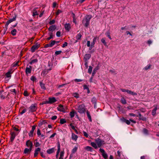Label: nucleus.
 <instances>
[{
	"instance_id": "3c124183",
	"label": "nucleus",
	"mask_w": 159,
	"mask_h": 159,
	"mask_svg": "<svg viewBox=\"0 0 159 159\" xmlns=\"http://www.w3.org/2000/svg\"><path fill=\"white\" fill-rule=\"evenodd\" d=\"M85 0H77V2L78 3H82Z\"/></svg>"
},
{
	"instance_id": "9d476101",
	"label": "nucleus",
	"mask_w": 159,
	"mask_h": 159,
	"mask_svg": "<svg viewBox=\"0 0 159 159\" xmlns=\"http://www.w3.org/2000/svg\"><path fill=\"white\" fill-rule=\"evenodd\" d=\"M32 150V149L28 148H25L24 151L23 153L26 155H27L29 154L31 151Z\"/></svg>"
},
{
	"instance_id": "6e6d98bb",
	"label": "nucleus",
	"mask_w": 159,
	"mask_h": 159,
	"mask_svg": "<svg viewBox=\"0 0 159 159\" xmlns=\"http://www.w3.org/2000/svg\"><path fill=\"white\" fill-rule=\"evenodd\" d=\"M55 20H51L49 22V24H50V25H52V24H54L55 23Z\"/></svg>"
},
{
	"instance_id": "423d86ee",
	"label": "nucleus",
	"mask_w": 159,
	"mask_h": 159,
	"mask_svg": "<svg viewBox=\"0 0 159 159\" xmlns=\"http://www.w3.org/2000/svg\"><path fill=\"white\" fill-rule=\"evenodd\" d=\"M40 45L38 43H36L35 44L32 46L31 48V51L33 52H34L36 50L38 49L40 47Z\"/></svg>"
},
{
	"instance_id": "c85d7f7f",
	"label": "nucleus",
	"mask_w": 159,
	"mask_h": 159,
	"mask_svg": "<svg viewBox=\"0 0 159 159\" xmlns=\"http://www.w3.org/2000/svg\"><path fill=\"white\" fill-rule=\"evenodd\" d=\"M84 149L87 151L90 152H92V148L90 146H87L85 147Z\"/></svg>"
},
{
	"instance_id": "bf43d9fd",
	"label": "nucleus",
	"mask_w": 159,
	"mask_h": 159,
	"mask_svg": "<svg viewBox=\"0 0 159 159\" xmlns=\"http://www.w3.org/2000/svg\"><path fill=\"white\" fill-rule=\"evenodd\" d=\"M37 135L39 136L41 135V133H40V131L39 129H38L37 131Z\"/></svg>"
},
{
	"instance_id": "774afa93",
	"label": "nucleus",
	"mask_w": 159,
	"mask_h": 159,
	"mask_svg": "<svg viewBox=\"0 0 159 159\" xmlns=\"http://www.w3.org/2000/svg\"><path fill=\"white\" fill-rule=\"evenodd\" d=\"M84 89H88L89 88L86 85H84L83 86Z\"/></svg>"
},
{
	"instance_id": "f704fd0d",
	"label": "nucleus",
	"mask_w": 159,
	"mask_h": 159,
	"mask_svg": "<svg viewBox=\"0 0 159 159\" xmlns=\"http://www.w3.org/2000/svg\"><path fill=\"white\" fill-rule=\"evenodd\" d=\"M64 154V151H61L60 153V157L59 159H63V157Z\"/></svg>"
},
{
	"instance_id": "0e129e2a",
	"label": "nucleus",
	"mask_w": 159,
	"mask_h": 159,
	"mask_svg": "<svg viewBox=\"0 0 159 159\" xmlns=\"http://www.w3.org/2000/svg\"><path fill=\"white\" fill-rule=\"evenodd\" d=\"M27 111V110L26 109H23L22 111L20 112V114L21 115H22L25 112H26V111Z\"/></svg>"
},
{
	"instance_id": "4be33fe9",
	"label": "nucleus",
	"mask_w": 159,
	"mask_h": 159,
	"mask_svg": "<svg viewBox=\"0 0 159 159\" xmlns=\"http://www.w3.org/2000/svg\"><path fill=\"white\" fill-rule=\"evenodd\" d=\"M17 31V30L15 29H12L10 32L11 34L13 36H15L16 35Z\"/></svg>"
},
{
	"instance_id": "ddd939ff",
	"label": "nucleus",
	"mask_w": 159,
	"mask_h": 159,
	"mask_svg": "<svg viewBox=\"0 0 159 159\" xmlns=\"http://www.w3.org/2000/svg\"><path fill=\"white\" fill-rule=\"evenodd\" d=\"M64 27L67 31H69L71 28L70 24L69 23H66L65 24Z\"/></svg>"
},
{
	"instance_id": "13d9d810",
	"label": "nucleus",
	"mask_w": 159,
	"mask_h": 159,
	"mask_svg": "<svg viewBox=\"0 0 159 159\" xmlns=\"http://www.w3.org/2000/svg\"><path fill=\"white\" fill-rule=\"evenodd\" d=\"M40 155L41 156L43 157V158H45L46 157H45V156L44 154V153L43 152H40Z\"/></svg>"
},
{
	"instance_id": "7c9ffc66",
	"label": "nucleus",
	"mask_w": 159,
	"mask_h": 159,
	"mask_svg": "<svg viewBox=\"0 0 159 159\" xmlns=\"http://www.w3.org/2000/svg\"><path fill=\"white\" fill-rule=\"evenodd\" d=\"M49 35L50 37L47 38V39L48 40H49L51 39H52L53 38V36H54L52 32L49 33Z\"/></svg>"
},
{
	"instance_id": "6ab92c4d",
	"label": "nucleus",
	"mask_w": 159,
	"mask_h": 159,
	"mask_svg": "<svg viewBox=\"0 0 159 159\" xmlns=\"http://www.w3.org/2000/svg\"><path fill=\"white\" fill-rule=\"evenodd\" d=\"M31 66H29V67H27L25 70V73L27 75L28 74H30L31 73Z\"/></svg>"
},
{
	"instance_id": "79ce46f5",
	"label": "nucleus",
	"mask_w": 159,
	"mask_h": 159,
	"mask_svg": "<svg viewBox=\"0 0 159 159\" xmlns=\"http://www.w3.org/2000/svg\"><path fill=\"white\" fill-rule=\"evenodd\" d=\"M56 43V41H54V40L52 41H51V42L50 43H49L50 45V47H52Z\"/></svg>"
},
{
	"instance_id": "bb28decb",
	"label": "nucleus",
	"mask_w": 159,
	"mask_h": 159,
	"mask_svg": "<svg viewBox=\"0 0 159 159\" xmlns=\"http://www.w3.org/2000/svg\"><path fill=\"white\" fill-rule=\"evenodd\" d=\"M78 149V146H75L74 148L72 149L71 151V153L72 154L75 153L77 151Z\"/></svg>"
},
{
	"instance_id": "c756f323",
	"label": "nucleus",
	"mask_w": 159,
	"mask_h": 159,
	"mask_svg": "<svg viewBox=\"0 0 159 159\" xmlns=\"http://www.w3.org/2000/svg\"><path fill=\"white\" fill-rule=\"evenodd\" d=\"M82 37V35L80 33L77 34L76 36V42H77V40L80 39Z\"/></svg>"
},
{
	"instance_id": "6e6552de",
	"label": "nucleus",
	"mask_w": 159,
	"mask_h": 159,
	"mask_svg": "<svg viewBox=\"0 0 159 159\" xmlns=\"http://www.w3.org/2000/svg\"><path fill=\"white\" fill-rule=\"evenodd\" d=\"M26 145L27 147L29 148L32 149L33 144L32 142L30 140H28L26 141Z\"/></svg>"
},
{
	"instance_id": "c9c22d12",
	"label": "nucleus",
	"mask_w": 159,
	"mask_h": 159,
	"mask_svg": "<svg viewBox=\"0 0 159 159\" xmlns=\"http://www.w3.org/2000/svg\"><path fill=\"white\" fill-rule=\"evenodd\" d=\"M97 99L95 97H93L91 100V102L93 104H96L97 102Z\"/></svg>"
},
{
	"instance_id": "864d4df0",
	"label": "nucleus",
	"mask_w": 159,
	"mask_h": 159,
	"mask_svg": "<svg viewBox=\"0 0 159 159\" xmlns=\"http://www.w3.org/2000/svg\"><path fill=\"white\" fill-rule=\"evenodd\" d=\"M35 145L36 147H37L40 146V144L39 142H37L35 143Z\"/></svg>"
},
{
	"instance_id": "dca6fc26",
	"label": "nucleus",
	"mask_w": 159,
	"mask_h": 159,
	"mask_svg": "<svg viewBox=\"0 0 159 159\" xmlns=\"http://www.w3.org/2000/svg\"><path fill=\"white\" fill-rule=\"evenodd\" d=\"M56 28V26L55 25H52L49 27L48 30L49 31L52 32Z\"/></svg>"
},
{
	"instance_id": "f3484780",
	"label": "nucleus",
	"mask_w": 159,
	"mask_h": 159,
	"mask_svg": "<svg viewBox=\"0 0 159 159\" xmlns=\"http://www.w3.org/2000/svg\"><path fill=\"white\" fill-rule=\"evenodd\" d=\"M33 58L34 57L31 58V59H30L31 61L29 63L31 65H32V64L34 63H36L38 62V60L37 58H35L33 59Z\"/></svg>"
},
{
	"instance_id": "338daca9",
	"label": "nucleus",
	"mask_w": 159,
	"mask_h": 159,
	"mask_svg": "<svg viewBox=\"0 0 159 159\" xmlns=\"http://www.w3.org/2000/svg\"><path fill=\"white\" fill-rule=\"evenodd\" d=\"M62 12V11L60 10H58L56 13L57 15H58L60 13H61Z\"/></svg>"
},
{
	"instance_id": "7ed1b4c3",
	"label": "nucleus",
	"mask_w": 159,
	"mask_h": 159,
	"mask_svg": "<svg viewBox=\"0 0 159 159\" xmlns=\"http://www.w3.org/2000/svg\"><path fill=\"white\" fill-rule=\"evenodd\" d=\"M37 109V104H33L29 108V112H34Z\"/></svg>"
},
{
	"instance_id": "39448f33",
	"label": "nucleus",
	"mask_w": 159,
	"mask_h": 159,
	"mask_svg": "<svg viewBox=\"0 0 159 159\" xmlns=\"http://www.w3.org/2000/svg\"><path fill=\"white\" fill-rule=\"evenodd\" d=\"M96 143L98 147H100L102 144H104V141L98 138L95 140Z\"/></svg>"
},
{
	"instance_id": "ea45409f",
	"label": "nucleus",
	"mask_w": 159,
	"mask_h": 159,
	"mask_svg": "<svg viewBox=\"0 0 159 159\" xmlns=\"http://www.w3.org/2000/svg\"><path fill=\"white\" fill-rule=\"evenodd\" d=\"M101 42L104 44L105 46H107V43L106 42L105 39L104 38H102L101 40Z\"/></svg>"
},
{
	"instance_id": "c03bdc74",
	"label": "nucleus",
	"mask_w": 159,
	"mask_h": 159,
	"mask_svg": "<svg viewBox=\"0 0 159 159\" xmlns=\"http://www.w3.org/2000/svg\"><path fill=\"white\" fill-rule=\"evenodd\" d=\"M66 122V120L62 118L60 119V123L61 124H64V123Z\"/></svg>"
},
{
	"instance_id": "1a4fd4ad",
	"label": "nucleus",
	"mask_w": 159,
	"mask_h": 159,
	"mask_svg": "<svg viewBox=\"0 0 159 159\" xmlns=\"http://www.w3.org/2000/svg\"><path fill=\"white\" fill-rule=\"evenodd\" d=\"M57 108L58 111L64 112H65L66 111V107H64L63 105L61 104Z\"/></svg>"
},
{
	"instance_id": "aec40b11",
	"label": "nucleus",
	"mask_w": 159,
	"mask_h": 159,
	"mask_svg": "<svg viewBox=\"0 0 159 159\" xmlns=\"http://www.w3.org/2000/svg\"><path fill=\"white\" fill-rule=\"evenodd\" d=\"M54 151L55 148H53L48 149L47 151V152L49 154H51L54 152Z\"/></svg>"
},
{
	"instance_id": "393cba45",
	"label": "nucleus",
	"mask_w": 159,
	"mask_h": 159,
	"mask_svg": "<svg viewBox=\"0 0 159 159\" xmlns=\"http://www.w3.org/2000/svg\"><path fill=\"white\" fill-rule=\"evenodd\" d=\"M91 55L89 54H86L84 57V58L85 60H88L91 57Z\"/></svg>"
},
{
	"instance_id": "a878e982",
	"label": "nucleus",
	"mask_w": 159,
	"mask_h": 159,
	"mask_svg": "<svg viewBox=\"0 0 159 159\" xmlns=\"http://www.w3.org/2000/svg\"><path fill=\"white\" fill-rule=\"evenodd\" d=\"M37 8H35L33 10V16H35L38 15V14L37 13V11L36 10V9Z\"/></svg>"
},
{
	"instance_id": "f03ea898",
	"label": "nucleus",
	"mask_w": 159,
	"mask_h": 159,
	"mask_svg": "<svg viewBox=\"0 0 159 159\" xmlns=\"http://www.w3.org/2000/svg\"><path fill=\"white\" fill-rule=\"evenodd\" d=\"M92 16L90 15H86L82 20V24L86 27H87L89 24L90 20Z\"/></svg>"
},
{
	"instance_id": "9b49d317",
	"label": "nucleus",
	"mask_w": 159,
	"mask_h": 159,
	"mask_svg": "<svg viewBox=\"0 0 159 159\" xmlns=\"http://www.w3.org/2000/svg\"><path fill=\"white\" fill-rule=\"evenodd\" d=\"M13 71L12 70V69L11 68L8 70V71L5 74L7 78H10L11 77V74L13 73Z\"/></svg>"
},
{
	"instance_id": "4468645a",
	"label": "nucleus",
	"mask_w": 159,
	"mask_h": 159,
	"mask_svg": "<svg viewBox=\"0 0 159 159\" xmlns=\"http://www.w3.org/2000/svg\"><path fill=\"white\" fill-rule=\"evenodd\" d=\"M41 149L39 148H36L34 150V157H36L39 154V152L40 151Z\"/></svg>"
},
{
	"instance_id": "58836bf2",
	"label": "nucleus",
	"mask_w": 159,
	"mask_h": 159,
	"mask_svg": "<svg viewBox=\"0 0 159 159\" xmlns=\"http://www.w3.org/2000/svg\"><path fill=\"white\" fill-rule=\"evenodd\" d=\"M75 111H72L70 112V115L71 118H73L75 116Z\"/></svg>"
},
{
	"instance_id": "72a5a7b5",
	"label": "nucleus",
	"mask_w": 159,
	"mask_h": 159,
	"mask_svg": "<svg viewBox=\"0 0 159 159\" xmlns=\"http://www.w3.org/2000/svg\"><path fill=\"white\" fill-rule=\"evenodd\" d=\"M19 61H17L16 62H15L13 63L11 65V67H16L18 65Z\"/></svg>"
},
{
	"instance_id": "4c0bfd02",
	"label": "nucleus",
	"mask_w": 159,
	"mask_h": 159,
	"mask_svg": "<svg viewBox=\"0 0 159 159\" xmlns=\"http://www.w3.org/2000/svg\"><path fill=\"white\" fill-rule=\"evenodd\" d=\"M72 96H73L75 98H77L79 97V94L74 93H72Z\"/></svg>"
},
{
	"instance_id": "cd10ccee",
	"label": "nucleus",
	"mask_w": 159,
	"mask_h": 159,
	"mask_svg": "<svg viewBox=\"0 0 159 159\" xmlns=\"http://www.w3.org/2000/svg\"><path fill=\"white\" fill-rule=\"evenodd\" d=\"M87 115L88 119L91 122L92 121L91 117L90 114V112L88 111H87L86 112Z\"/></svg>"
},
{
	"instance_id": "f8f14e48",
	"label": "nucleus",
	"mask_w": 159,
	"mask_h": 159,
	"mask_svg": "<svg viewBox=\"0 0 159 159\" xmlns=\"http://www.w3.org/2000/svg\"><path fill=\"white\" fill-rule=\"evenodd\" d=\"M36 128V126L35 125L33 126L31 130L29 133V135L30 137H32L33 136V133L34 130Z\"/></svg>"
},
{
	"instance_id": "f257e3e1",
	"label": "nucleus",
	"mask_w": 159,
	"mask_h": 159,
	"mask_svg": "<svg viewBox=\"0 0 159 159\" xmlns=\"http://www.w3.org/2000/svg\"><path fill=\"white\" fill-rule=\"evenodd\" d=\"M75 108L77 111L80 114L84 113L85 111V107L83 104L76 105Z\"/></svg>"
},
{
	"instance_id": "e2e57ef3",
	"label": "nucleus",
	"mask_w": 159,
	"mask_h": 159,
	"mask_svg": "<svg viewBox=\"0 0 159 159\" xmlns=\"http://www.w3.org/2000/svg\"><path fill=\"white\" fill-rule=\"evenodd\" d=\"M74 81L75 82H79L82 81L83 80L80 79H75L74 80Z\"/></svg>"
},
{
	"instance_id": "4d7b16f0",
	"label": "nucleus",
	"mask_w": 159,
	"mask_h": 159,
	"mask_svg": "<svg viewBox=\"0 0 159 159\" xmlns=\"http://www.w3.org/2000/svg\"><path fill=\"white\" fill-rule=\"evenodd\" d=\"M57 151H60V145L59 142L57 143Z\"/></svg>"
},
{
	"instance_id": "2eb2a0df",
	"label": "nucleus",
	"mask_w": 159,
	"mask_h": 159,
	"mask_svg": "<svg viewBox=\"0 0 159 159\" xmlns=\"http://www.w3.org/2000/svg\"><path fill=\"white\" fill-rule=\"evenodd\" d=\"M98 37L97 36L94 37L93 39L92 42H91V47H94V44L97 41V39H98Z\"/></svg>"
},
{
	"instance_id": "8fccbe9b",
	"label": "nucleus",
	"mask_w": 159,
	"mask_h": 159,
	"mask_svg": "<svg viewBox=\"0 0 159 159\" xmlns=\"http://www.w3.org/2000/svg\"><path fill=\"white\" fill-rule=\"evenodd\" d=\"M62 52L61 51H56L55 52V54L56 55H58L60 54Z\"/></svg>"
},
{
	"instance_id": "de8ad7c7",
	"label": "nucleus",
	"mask_w": 159,
	"mask_h": 159,
	"mask_svg": "<svg viewBox=\"0 0 159 159\" xmlns=\"http://www.w3.org/2000/svg\"><path fill=\"white\" fill-rule=\"evenodd\" d=\"M152 43V41L151 39L148 40L147 42V43H148L149 46H150V45Z\"/></svg>"
},
{
	"instance_id": "412c9836",
	"label": "nucleus",
	"mask_w": 159,
	"mask_h": 159,
	"mask_svg": "<svg viewBox=\"0 0 159 159\" xmlns=\"http://www.w3.org/2000/svg\"><path fill=\"white\" fill-rule=\"evenodd\" d=\"M78 138V137L77 135L73 133H72L71 138L72 140L76 141L77 140Z\"/></svg>"
},
{
	"instance_id": "680f3d73",
	"label": "nucleus",
	"mask_w": 159,
	"mask_h": 159,
	"mask_svg": "<svg viewBox=\"0 0 159 159\" xmlns=\"http://www.w3.org/2000/svg\"><path fill=\"white\" fill-rule=\"evenodd\" d=\"M68 43L66 42H65L63 44L62 46V48H65V47L67 46Z\"/></svg>"
},
{
	"instance_id": "09e8293b",
	"label": "nucleus",
	"mask_w": 159,
	"mask_h": 159,
	"mask_svg": "<svg viewBox=\"0 0 159 159\" xmlns=\"http://www.w3.org/2000/svg\"><path fill=\"white\" fill-rule=\"evenodd\" d=\"M143 132L144 134H148V130L144 128L143 129Z\"/></svg>"
},
{
	"instance_id": "a19ab883",
	"label": "nucleus",
	"mask_w": 159,
	"mask_h": 159,
	"mask_svg": "<svg viewBox=\"0 0 159 159\" xmlns=\"http://www.w3.org/2000/svg\"><path fill=\"white\" fill-rule=\"evenodd\" d=\"M121 103L124 104H125L126 103V101L124 98H121Z\"/></svg>"
},
{
	"instance_id": "69168bd1",
	"label": "nucleus",
	"mask_w": 159,
	"mask_h": 159,
	"mask_svg": "<svg viewBox=\"0 0 159 159\" xmlns=\"http://www.w3.org/2000/svg\"><path fill=\"white\" fill-rule=\"evenodd\" d=\"M110 72L111 73H114L116 72V70L115 69H113L112 70H109Z\"/></svg>"
},
{
	"instance_id": "052dcab7",
	"label": "nucleus",
	"mask_w": 159,
	"mask_h": 159,
	"mask_svg": "<svg viewBox=\"0 0 159 159\" xmlns=\"http://www.w3.org/2000/svg\"><path fill=\"white\" fill-rule=\"evenodd\" d=\"M56 35L57 37H60L61 36V32L58 31L56 33Z\"/></svg>"
},
{
	"instance_id": "37998d69",
	"label": "nucleus",
	"mask_w": 159,
	"mask_h": 159,
	"mask_svg": "<svg viewBox=\"0 0 159 159\" xmlns=\"http://www.w3.org/2000/svg\"><path fill=\"white\" fill-rule=\"evenodd\" d=\"M151 66V65L150 64H149L148 65H147L144 68V69L145 70H147L150 69Z\"/></svg>"
},
{
	"instance_id": "e433bc0d",
	"label": "nucleus",
	"mask_w": 159,
	"mask_h": 159,
	"mask_svg": "<svg viewBox=\"0 0 159 159\" xmlns=\"http://www.w3.org/2000/svg\"><path fill=\"white\" fill-rule=\"evenodd\" d=\"M91 145L95 149H96L97 148V146L96 143L94 142H91Z\"/></svg>"
},
{
	"instance_id": "5701e85b",
	"label": "nucleus",
	"mask_w": 159,
	"mask_h": 159,
	"mask_svg": "<svg viewBox=\"0 0 159 159\" xmlns=\"http://www.w3.org/2000/svg\"><path fill=\"white\" fill-rule=\"evenodd\" d=\"M11 137L10 139L11 142H12L14 140L16 137L15 133L14 132H12L11 133Z\"/></svg>"
},
{
	"instance_id": "5fc2aeb1",
	"label": "nucleus",
	"mask_w": 159,
	"mask_h": 159,
	"mask_svg": "<svg viewBox=\"0 0 159 159\" xmlns=\"http://www.w3.org/2000/svg\"><path fill=\"white\" fill-rule=\"evenodd\" d=\"M83 133L84 135V136H85L86 138H88V137L89 135L86 132H85V131H84L83 132Z\"/></svg>"
},
{
	"instance_id": "603ef678",
	"label": "nucleus",
	"mask_w": 159,
	"mask_h": 159,
	"mask_svg": "<svg viewBox=\"0 0 159 159\" xmlns=\"http://www.w3.org/2000/svg\"><path fill=\"white\" fill-rule=\"evenodd\" d=\"M36 79L35 77L34 76H32L30 78V80L33 81H34L36 80Z\"/></svg>"
},
{
	"instance_id": "20e7f679",
	"label": "nucleus",
	"mask_w": 159,
	"mask_h": 159,
	"mask_svg": "<svg viewBox=\"0 0 159 159\" xmlns=\"http://www.w3.org/2000/svg\"><path fill=\"white\" fill-rule=\"evenodd\" d=\"M17 17V15L15 14L14 16L12 18L9 19V20H8L5 25V27L7 29L8 25L11 22L15 21L16 20Z\"/></svg>"
},
{
	"instance_id": "49530a36",
	"label": "nucleus",
	"mask_w": 159,
	"mask_h": 159,
	"mask_svg": "<svg viewBox=\"0 0 159 159\" xmlns=\"http://www.w3.org/2000/svg\"><path fill=\"white\" fill-rule=\"evenodd\" d=\"M92 67L91 66H89V68L88 69V72L90 74H91L92 72Z\"/></svg>"
},
{
	"instance_id": "b1692460",
	"label": "nucleus",
	"mask_w": 159,
	"mask_h": 159,
	"mask_svg": "<svg viewBox=\"0 0 159 159\" xmlns=\"http://www.w3.org/2000/svg\"><path fill=\"white\" fill-rule=\"evenodd\" d=\"M53 65L52 63L50 62H48V66L49 67L48 68H47V70L48 71H50L52 69V68Z\"/></svg>"
},
{
	"instance_id": "0eeeda50",
	"label": "nucleus",
	"mask_w": 159,
	"mask_h": 159,
	"mask_svg": "<svg viewBox=\"0 0 159 159\" xmlns=\"http://www.w3.org/2000/svg\"><path fill=\"white\" fill-rule=\"evenodd\" d=\"M99 151L102 153V155L103 157L105 159H107L108 157V156L107 154L105 153L104 149L102 148H100Z\"/></svg>"
},
{
	"instance_id": "473e14b6",
	"label": "nucleus",
	"mask_w": 159,
	"mask_h": 159,
	"mask_svg": "<svg viewBox=\"0 0 159 159\" xmlns=\"http://www.w3.org/2000/svg\"><path fill=\"white\" fill-rule=\"evenodd\" d=\"M105 34L107 35V36L111 40L112 39L111 36H110V33L109 31H107L105 33Z\"/></svg>"
},
{
	"instance_id": "a211bd4d",
	"label": "nucleus",
	"mask_w": 159,
	"mask_h": 159,
	"mask_svg": "<svg viewBox=\"0 0 159 159\" xmlns=\"http://www.w3.org/2000/svg\"><path fill=\"white\" fill-rule=\"evenodd\" d=\"M48 99V102L49 103H52L56 102L57 101L56 99L54 97L52 98H49Z\"/></svg>"
},
{
	"instance_id": "2f4dec72",
	"label": "nucleus",
	"mask_w": 159,
	"mask_h": 159,
	"mask_svg": "<svg viewBox=\"0 0 159 159\" xmlns=\"http://www.w3.org/2000/svg\"><path fill=\"white\" fill-rule=\"evenodd\" d=\"M157 110V107H155L154 109L152 110V115L154 116L156 114V111Z\"/></svg>"
},
{
	"instance_id": "a18cd8bd",
	"label": "nucleus",
	"mask_w": 159,
	"mask_h": 159,
	"mask_svg": "<svg viewBox=\"0 0 159 159\" xmlns=\"http://www.w3.org/2000/svg\"><path fill=\"white\" fill-rule=\"evenodd\" d=\"M40 84L41 87L42 89H46V88L45 87V85L43 83H40Z\"/></svg>"
}]
</instances>
